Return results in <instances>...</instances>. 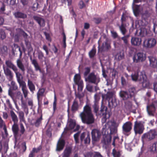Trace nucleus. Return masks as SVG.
<instances>
[{"instance_id": "ea45409f", "label": "nucleus", "mask_w": 157, "mask_h": 157, "mask_svg": "<svg viewBox=\"0 0 157 157\" xmlns=\"http://www.w3.org/2000/svg\"><path fill=\"white\" fill-rule=\"evenodd\" d=\"M14 71L16 75V76L17 82H19L22 80L23 78L22 75L18 71L17 68V70L16 71Z\"/></svg>"}, {"instance_id": "aec40b11", "label": "nucleus", "mask_w": 157, "mask_h": 157, "mask_svg": "<svg viewBox=\"0 0 157 157\" xmlns=\"http://www.w3.org/2000/svg\"><path fill=\"white\" fill-rule=\"evenodd\" d=\"M12 130L15 139H17L19 135V127L17 124H14L12 126Z\"/></svg>"}, {"instance_id": "4d7b16f0", "label": "nucleus", "mask_w": 157, "mask_h": 157, "mask_svg": "<svg viewBox=\"0 0 157 157\" xmlns=\"http://www.w3.org/2000/svg\"><path fill=\"white\" fill-rule=\"evenodd\" d=\"M14 48H15V49H18V50L20 52V56H21L22 55V52L21 50V48L20 46L17 44H14V47L13 48V50H14Z\"/></svg>"}, {"instance_id": "5fc2aeb1", "label": "nucleus", "mask_w": 157, "mask_h": 157, "mask_svg": "<svg viewBox=\"0 0 157 157\" xmlns=\"http://www.w3.org/2000/svg\"><path fill=\"white\" fill-rule=\"evenodd\" d=\"M102 46L103 48H105L106 50H108L111 48L110 44L107 41L105 42L104 44H103Z\"/></svg>"}, {"instance_id": "bb28decb", "label": "nucleus", "mask_w": 157, "mask_h": 157, "mask_svg": "<svg viewBox=\"0 0 157 157\" xmlns=\"http://www.w3.org/2000/svg\"><path fill=\"white\" fill-rule=\"evenodd\" d=\"M5 63L7 67H6L10 68L13 71L16 70L17 68V67L10 60H6Z\"/></svg>"}, {"instance_id": "7c9ffc66", "label": "nucleus", "mask_w": 157, "mask_h": 157, "mask_svg": "<svg viewBox=\"0 0 157 157\" xmlns=\"http://www.w3.org/2000/svg\"><path fill=\"white\" fill-rule=\"evenodd\" d=\"M74 80L76 84H78L82 82L83 81L81 79V76L79 74H76L74 77Z\"/></svg>"}, {"instance_id": "338daca9", "label": "nucleus", "mask_w": 157, "mask_h": 157, "mask_svg": "<svg viewBox=\"0 0 157 157\" xmlns=\"http://www.w3.org/2000/svg\"><path fill=\"white\" fill-rule=\"evenodd\" d=\"M124 55L123 53H120L118 56L117 59L118 61H120L124 58Z\"/></svg>"}, {"instance_id": "de8ad7c7", "label": "nucleus", "mask_w": 157, "mask_h": 157, "mask_svg": "<svg viewBox=\"0 0 157 157\" xmlns=\"http://www.w3.org/2000/svg\"><path fill=\"white\" fill-rule=\"evenodd\" d=\"M78 108V102L75 101L73 102V104L71 107V109L73 111L77 110Z\"/></svg>"}, {"instance_id": "79ce46f5", "label": "nucleus", "mask_w": 157, "mask_h": 157, "mask_svg": "<svg viewBox=\"0 0 157 157\" xmlns=\"http://www.w3.org/2000/svg\"><path fill=\"white\" fill-rule=\"evenodd\" d=\"M96 51L95 48H93L89 52V56L91 59L93 58L95 56Z\"/></svg>"}, {"instance_id": "8fccbe9b", "label": "nucleus", "mask_w": 157, "mask_h": 157, "mask_svg": "<svg viewBox=\"0 0 157 157\" xmlns=\"http://www.w3.org/2000/svg\"><path fill=\"white\" fill-rule=\"evenodd\" d=\"M78 85V92H81L83 90L84 86L83 82H80L76 84Z\"/></svg>"}, {"instance_id": "f8f14e48", "label": "nucleus", "mask_w": 157, "mask_h": 157, "mask_svg": "<svg viewBox=\"0 0 157 157\" xmlns=\"http://www.w3.org/2000/svg\"><path fill=\"white\" fill-rule=\"evenodd\" d=\"M142 39L141 38L137 37H133L131 39L132 45L135 46H139L141 45Z\"/></svg>"}, {"instance_id": "412c9836", "label": "nucleus", "mask_w": 157, "mask_h": 157, "mask_svg": "<svg viewBox=\"0 0 157 157\" xmlns=\"http://www.w3.org/2000/svg\"><path fill=\"white\" fill-rule=\"evenodd\" d=\"M38 114L40 116V117L37 118L35 121L33 122L32 121L31 122V124L32 125H34L36 127H38L40 124L41 123L42 119V114L41 113H38Z\"/></svg>"}, {"instance_id": "0eeeda50", "label": "nucleus", "mask_w": 157, "mask_h": 157, "mask_svg": "<svg viewBox=\"0 0 157 157\" xmlns=\"http://www.w3.org/2000/svg\"><path fill=\"white\" fill-rule=\"evenodd\" d=\"M17 98L21 101L22 107L26 114V115L28 114L29 113L28 108L26 103L24 102L23 100L22 95L20 92H17Z\"/></svg>"}, {"instance_id": "2eb2a0df", "label": "nucleus", "mask_w": 157, "mask_h": 157, "mask_svg": "<svg viewBox=\"0 0 157 157\" xmlns=\"http://www.w3.org/2000/svg\"><path fill=\"white\" fill-rule=\"evenodd\" d=\"M33 19L37 22L40 27H44L45 25V20L42 18L37 16H34Z\"/></svg>"}, {"instance_id": "680f3d73", "label": "nucleus", "mask_w": 157, "mask_h": 157, "mask_svg": "<svg viewBox=\"0 0 157 157\" xmlns=\"http://www.w3.org/2000/svg\"><path fill=\"white\" fill-rule=\"evenodd\" d=\"M128 36H125L122 37L121 39L124 41V43L126 45L128 44Z\"/></svg>"}, {"instance_id": "1a4fd4ad", "label": "nucleus", "mask_w": 157, "mask_h": 157, "mask_svg": "<svg viewBox=\"0 0 157 157\" xmlns=\"http://www.w3.org/2000/svg\"><path fill=\"white\" fill-rule=\"evenodd\" d=\"M91 134L92 141L96 142L99 140L101 134L99 130L97 129H94L92 131Z\"/></svg>"}, {"instance_id": "3c124183", "label": "nucleus", "mask_w": 157, "mask_h": 157, "mask_svg": "<svg viewBox=\"0 0 157 157\" xmlns=\"http://www.w3.org/2000/svg\"><path fill=\"white\" fill-rule=\"evenodd\" d=\"M90 67H86L85 68V72L84 73V76L85 77L87 76L88 74L90 73Z\"/></svg>"}, {"instance_id": "4be33fe9", "label": "nucleus", "mask_w": 157, "mask_h": 157, "mask_svg": "<svg viewBox=\"0 0 157 157\" xmlns=\"http://www.w3.org/2000/svg\"><path fill=\"white\" fill-rule=\"evenodd\" d=\"M150 61V66L153 68L157 67V59L152 56L148 57Z\"/></svg>"}, {"instance_id": "b1692460", "label": "nucleus", "mask_w": 157, "mask_h": 157, "mask_svg": "<svg viewBox=\"0 0 157 157\" xmlns=\"http://www.w3.org/2000/svg\"><path fill=\"white\" fill-rule=\"evenodd\" d=\"M13 15L17 19H24L27 17L26 14L18 11L14 12Z\"/></svg>"}, {"instance_id": "603ef678", "label": "nucleus", "mask_w": 157, "mask_h": 157, "mask_svg": "<svg viewBox=\"0 0 157 157\" xmlns=\"http://www.w3.org/2000/svg\"><path fill=\"white\" fill-rule=\"evenodd\" d=\"M6 37L5 32L2 29H0V38L2 40L5 39Z\"/></svg>"}, {"instance_id": "4c0bfd02", "label": "nucleus", "mask_w": 157, "mask_h": 157, "mask_svg": "<svg viewBox=\"0 0 157 157\" xmlns=\"http://www.w3.org/2000/svg\"><path fill=\"white\" fill-rule=\"evenodd\" d=\"M140 6L137 5H135L134 6L133 10V12L134 14L136 16H137L139 14L140 12Z\"/></svg>"}, {"instance_id": "c85d7f7f", "label": "nucleus", "mask_w": 157, "mask_h": 157, "mask_svg": "<svg viewBox=\"0 0 157 157\" xmlns=\"http://www.w3.org/2000/svg\"><path fill=\"white\" fill-rule=\"evenodd\" d=\"M128 14L126 11L123 12L122 14L121 20V23H124L128 19Z\"/></svg>"}, {"instance_id": "6e6d98bb", "label": "nucleus", "mask_w": 157, "mask_h": 157, "mask_svg": "<svg viewBox=\"0 0 157 157\" xmlns=\"http://www.w3.org/2000/svg\"><path fill=\"white\" fill-rule=\"evenodd\" d=\"M94 112L97 114L99 110V106L97 103H95L93 105Z\"/></svg>"}, {"instance_id": "a878e982", "label": "nucleus", "mask_w": 157, "mask_h": 157, "mask_svg": "<svg viewBox=\"0 0 157 157\" xmlns=\"http://www.w3.org/2000/svg\"><path fill=\"white\" fill-rule=\"evenodd\" d=\"M30 59L32 61V63L34 66L35 70L36 71H41V68L37 60L35 59H32L31 57H30Z\"/></svg>"}, {"instance_id": "13d9d810", "label": "nucleus", "mask_w": 157, "mask_h": 157, "mask_svg": "<svg viewBox=\"0 0 157 157\" xmlns=\"http://www.w3.org/2000/svg\"><path fill=\"white\" fill-rule=\"evenodd\" d=\"M132 105L131 102H129L126 104L125 107L128 110L131 111L132 108Z\"/></svg>"}, {"instance_id": "f03ea898", "label": "nucleus", "mask_w": 157, "mask_h": 157, "mask_svg": "<svg viewBox=\"0 0 157 157\" xmlns=\"http://www.w3.org/2000/svg\"><path fill=\"white\" fill-rule=\"evenodd\" d=\"M139 81L142 83V86L144 88H148L150 86V83L147 78V76L144 71L140 72Z\"/></svg>"}, {"instance_id": "69168bd1", "label": "nucleus", "mask_w": 157, "mask_h": 157, "mask_svg": "<svg viewBox=\"0 0 157 157\" xmlns=\"http://www.w3.org/2000/svg\"><path fill=\"white\" fill-rule=\"evenodd\" d=\"M78 5L80 9H82L85 7V5L82 1H81L79 2Z\"/></svg>"}, {"instance_id": "20e7f679", "label": "nucleus", "mask_w": 157, "mask_h": 157, "mask_svg": "<svg viewBox=\"0 0 157 157\" xmlns=\"http://www.w3.org/2000/svg\"><path fill=\"white\" fill-rule=\"evenodd\" d=\"M146 59V55L143 52H138L133 57V62L135 63L142 62Z\"/></svg>"}, {"instance_id": "c756f323", "label": "nucleus", "mask_w": 157, "mask_h": 157, "mask_svg": "<svg viewBox=\"0 0 157 157\" xmlns=\"http://www.w3.org/2000/svg\"><path fill=\"white\" fill-rule=\"evenodd\" d=\"M8 49L6 46H3L0 48V54L2 56H5L8 54Z\"/></svg>"}, {"instance_id": "49530a36", "label": "nucleus", "mask_w": 157, "mask_h": 157, "mask_svg": "<svg viewBox=\"0 0 157 157\" xmlns=\"http://www.w3.org/2000/svg\"><path fill=\"white\" fill-rule=\"evenodd\" d=\"M80 133V132H78L74 135V137L76 144L79 143V137Z\"/></svg>"}, {"instance_id": "774afa93", "label": "nucleus", "mask_w": 157, "mask_h": 157, "mask_svg": "<svg viewBox=\"0 0 157 157\" xmlns=\"http://www.w3.org/2000/svg\"><path fill=\"white\" fill-rule=\"evenodd\" d=\"M38 6V3H35L33 4L32 6L33 10L34 11H36L37 10Z\"/></svg>"}, {"instance_id": "4468645a", "label": "nucleus", "mask_w": 157, "mask_h": 157, "mask_svg": "<svg viewBox=\"0 0 157 157\" xmlns=\"http://www.w3.org/2000/svg\"><path fill=\"white\" fill-rule=\"evenodd\" d=\"M18 82L19 83L20 86L21 88L24 97L26 98L27 96L28 92L26 90L25 83L22 80Z\"/></svg>"}, {"instance_id": "052dcab7", "label": "nucleus", "mask_w": 157, "mask_h": 157, "mask_svg": "<svg viewBox=\"0 0 157 157\" xmlns=\"http://www.w3.org/2000/svg\"><path fill=\"white\" fill-rule=\"evenodd\" d=\"M57 99L56 95H55L54 101L53 103V109L55 111L56 109Z\"/></svg>"}, {"instance_id": "09e8293b", "label": "nucleus", "mask_w": 157, "mask_h": 157, "mask_svg": "<svg viewBox=\"0 0 157 157\" xmlns=\"http://www.w3.org/2000/svg\"><path fill=\"white\" fill-rule=\"evenodd\" d=\"M112 154L114 157H120L121 154L119 151H117L115 149L112 151Z\"/></svg>"}, {"instance_id": "5701e85b", "label": "nucleus", "mask_w": 157, "mask_h": 157, "mask_svg": "<svg viewBox=\"0 0 157 157\" xmlns=\"http://www.w3.org/2000/svg\"><path fill=\"white\" fill-rule=\"evenodd\" d=\"M106 115L105 114L103 117L101 119V122L102 124H105V125H103V127L102 128V133H103V132H105L106 131L107 128H109V125L108 124V122L105 123V122L107 120V118L106 117Z\"/></svg>"}, {"instance_id": "c03bdc74", "label": "nucleus", "mask_w": 157, "mask_h": 157, "mask_svg": "<svg viewBox=\"0 0 157 157\" xmlns=\"http://www.w3.org/2000/svg\"><path fill=\"white\" fill-rule=\"evenodd\" d=\"M140 74L139 75L137 73H135L134 74H132L131 75V78L133 81H136L138 79L139 81V77Z\"/></svg>"}, {"instance_id": "9d476101", "label": "nucleus", "mask_w": 157, "mask_h": 157, "mask_svg": "<svg viewBox=\"0 0 157 157\" xmlns=\"http://www.w3.org/2000/svg\"><path fill=\"white\" fill-rule=\"evenodd\" d=\"M86 135V132H83L81 134L80 137L81 143H82L84 141L85 144H90V136L89 134H87L86 137L84 139Z\"/></svg>"}, {"instance_id": "393cba45", "label": "nucleus", "mask_w": 157, "mask_h": 157, "mask_svg": "<svg viewBox=\"0 0 157 157\" xmlns=\"http://www.w3.org/2000/svg\"><path fill=\"white\" fill-rule=\"evenodd\" d=\"M108 107L110 109L115 108L117 105L116 99L115 98H112L111 100H109Z\"/></svg>"}, {"instance_id": "e2e57ef3", "label": "nucleus", "mask_w": 157, "mask_h": 157, "mask_svg": "<svg viewBox=\"0 0 157 157\" xmlns=\"http://www.w3.org/2000/svg\"><path fill=\"white\" fill-rule=\"evenodd\" d=\"M40 148H38L37 149L33 148L31 153H30V157H33V153L35 152L37 153L40 150Z\"/></svg>"}, {"instance_id": "6ab92c4d", "label": "nucleus", "mask_w": 157, "mask_h": 157, "mask_svg": "<svg viewBox=\"0 0 157 157\" xmlns=\"http://www.w3.org/2000/svg\"><path fill=\"white\" fill-rule=\"evenodd\" d=\"M120 97L124 100L131 98L128 91L121 90L119 92Z\"/></svg>"}, {"instance_id": "864d4df0", "label": "nucleus", "mask_w": 157, "mask_h": 157, "mask_svg": "<svg viewBox=\"0 0 157 157\" xmlns=\"http://www.w3.org/2000/svg\"><path fill=\"white\" fill-rule=\"evenodd\" d=\"M75 125V123L72 121H70L69 123L68 128L70 129H73Z\"/></svg>"}, {"instance_id": "cd10ccee", "label": "nucleus", "mask_w": 157, "mask_h": 157, "mask_svg": "<svg viewBox=\"0 0 157 157\" xmlns=\"http://www.w3.org/2000/svg\"><path fill=\"white\" fill-rule=\"evenodd\" d=\"M71 152L72 149L71 147H66L63 152L62 157H69Z\"/></svg>"}, {"instance_id": "58836bf2", "label": "nucleus", "mask_w": 157, "mask_h": 157, "mask_svg": "<svg viewBox=\"0 0 157 157\" xmlns=\"http://www.w3.org/2000/svg\"><path fill=\"white\" fill-rule=\"evenodd\" d=\"M22 36L25 38V44L26 45V47L28 49L29 47V42L28 40L27 39L28 36V35L24 32L22 33Z\"/></svg>"}, {"instance_id": "f704fd0d", "label": "nucleus", "mask_w": 157, "mask_h": 157, "mask_svg": "<svg viewBox=\"0 0 157 157\" xmlns=\"http://www.w3.org/2000/svg\"><path fill=\"white\" fill-rule=\"evenodd\" d=\"M128 92L131 98L134 97L136 93V89L134 87H131L129 89Z\"/></svg>"}, {"instance_id": "0e129e2a", "label": "nucleus", "mask_w": 157, "mask_h": 157, "mask_svg": "<svg viewBox=\"0 0 157 157\" xmlns=\"http://www.w3.org/2000/svg\"><path fill=\"white\" fill-rule=\"evenodd\" d=\"M101 19L100 18H94L93 21L96 24L100 23L101 21Z\"/></svg>"}, {"instance_id": "a211bd4d", "label": "nucleus", "mask_w": 157, "mask_h": 157, "mask_svg": "<svg viewBox=\"0 0 157 157\" xmlns=\"http://www.w3.org/2000/svg\"><path fill=\"white\" fill-rule=\"evenodd\" d=\"M111 139L112 136L110 135L105 136L101 140V143L104 145H108L110 143Z\"/></svg>"}, {"instance_id": "9b49d317", "label": "nucleus", "mask_w": 157, "mask_h": 157, "mask_svg": "<svg viewBox=\"0 0 157 157\" xmlns=\"http://www.w3.org/2000/svg\"><path fill=\"white\" fill-rule=\"evenodd\" d=\"M3 68L4 73L7 78L9 81H11L13 79V74L12 71L8 67H5L3 65Z\"/></svg>"}, {"instance_id": "423d86ee", "label": "nucleus", "mask_w": 157, "mask_h": 157, "mask_svg": "<svg viewBox=\"0 0 157 157\" xmlns=\"http://www.w3.org/2000/svg\"><path fill=\"white\" fill-rule=\"evenodd\" d=\"M144 129V126L141 122H138L137 121L135 122L134 130L136 134H142Z\"/></svg>"}, {"instance_id": "37998d69", "label": "nucleus", "mask_w": 157, "mask_h": 157, "mask_svg": "<svg viewBox=\"0 0 157 157\" xmlns=\"http://www.w3.org/2000/svg\"><path fill=\"white\" fill-rule=\"evenodd\" d=\"M107 110V107L102 104L101 105L100 110V111L101 113H102V114L103 115H104V114H108V112Z\"/></svg>"}, {"instance_id": "7ed1b4c3", "label": "nucleus", "mask_w": 157, "mask_h": 157, "mask_svg": "<svg viewBox=\"0 0 157 157\" xmlns=\"http://www.w3.org/2000/svg\"><path fill=\"white\" fill-rule=\"evenodd\" d=\"M157 137V132L155 129H151L147 133H144L142 136V139H147L149 140L155 139Z\"/></svg>"}, {"instance_id": "dca6fc26", "label": "nucleus", "mask_w": 157, "mask_h": 157, "mask_svg": "<svg viewBox=\"0 0 157 157\" xmlns=\"http://www.w3.org/2000/svg\"><path fill=\"white\" fill-rule=\"evenodd\" d=\"M97 77L94 72H92L90 73L87 78H86V81L89 82L95 83L96 82Z\"/></svg>"}, {"instance_id": "c9c22d12", "label": "nucleus", "mask_w": 157, "mask_h": 157, "mask_svg": "<svg viewBox=\"0 0 157 157\" xmlns=\"http://www.w3.org/2000/svg\"><path fill=\"white\" fill-rule=\"evenodd\" d=\"M114 93L113 92H108L105 95V99L109 101V100H111L112 98H115L113 97Z\"/></svg>"}, {"instance_id": "f3484780", "label": "nucleus", "mask_w": 157, "mask_h": 157, "mask_svg": "<svg viewBox=\"0 0 157 157\" xmlns=\"http://www.w3.org/2000/svg\"><path fill=\"white\" fill-rule=\"evenodd\" d=\"M65 143V141L63 140L59 139L57 144L56 150L59 151H62L64 147Z\"/></svg>"}, {"instance_id": "2f4dec72", "label": "nucleus", "mask_w": 157, "mask_h": 157, "mask_svg": "<svg viewBox=\"0 0 157 157\" xmlns=\"http://www.w3.org/2000/svg\"><path fill=\"white\" fill-rule=\"evenodd\" d=\"M150 152L153 153H157V142L154 143L149 148Z\"/></svg>"}, {"instance_id": "6e6552de", "label": "nucleus", "mask_w": 157, "mask_h": 157, "mask_svg": "<svg viewBox=\"0 0 157 157\" xmlns=\"http://www.w3.org/2000/svg\"><path fill=\"white\" fill-rule=\"evenodd\" d=\"M132 124L130 121H127L122 126V132L124 134L130 132L132 129Z\"/></svg>"}, {"instance_id": "473e14b6", "label": "nucleus", "mask_w": 157, "mask_h": 157, "mask_svg": "<svg viewBox=\"0 0 157 157\" xmlns=\"http://www.w3.org/2000/svg\"><path fill=\"white\" fill-rule=\"evenodd\" d=\"M37 57L38 59L41 62H43V58H45L44 54L41 50H39L37 51Z\"/></svg>"}, {"instance_id": "39448f33", "label": "nucleus", "mask_w": 157, "mask_h": 157, "mask_svg": "<svg viewBox=\"0 0 157 157\" xmlns=\"http://www.w3.org/2000/svg\"><path fill=\"white\" fill-rule=\"evenodd\" d=\"M156 44V40L154 38H149L144 40L143 46L146 48H152L154 47Z\"/></svg>"}, {"instance_id": "bf43d9fd", "label": "nucleus", "mask_w": 157, "mask_h": 157, "mask_svg": "<svg viewBox=\"0 0 157 157\" xmlns=\"http://www.w3.org/2000/svg\"><path fill=\"white\" fill-rule=\"evenodd\" d=\"M110 130L111 134H116L117 133V129L116 127L110 128Z\"/></svg>"}, {"instance_id": "a18cd8bd", "label": "nucleus", "mask_w": 157, "mask_h": 157, "mask_svg": "<svg viewBox=\"0 0 157 157\" xmlns=\"http://www.w3.org/2000/svg\"><path fill=\"white\" fill-rule=\"evenodd\" d=\"M44 91L45 90L43 89H41L39 90L37 93V98L38 100H39L40 97L43 96Z\"/></svg>"}, {"instance_id": "e433bc0d", "label": "nucleus", "mask_w": 157, "mask_h": 157, "mask_svg": "<svg viewBox=\"0 0 157 157\" xmlns=\"http://www.w3.org/2000/svg\"><path fill=\"white\" fill-rule=\"evenodd\" d=\"M17 63L18 67L22 71H24L25 70V68L21 60L20 59H18L17 60Z\"/></svg>"}, {"instance_id": "a19ab883", "label": "nucleus", "mask_w": 157, "mask_h": 157, "mask_svg": "<svg viewBox=\"0 0 157 157\" xmlns=\"http://www.w3.org/2000/svg\"><path fill=\"white\" fill-rule=\"evenodd\" d=\"M11 115L12 121L14 122V124H17L18 121V119L16 115L13 111L11 112Z\"/></svg>"}, {"instance_id": "f257e3e1", "label": "nucleus", "mask_w": 157, "mask_h": 157, "mask_svg": "<svg viewBox=\"0 0 157 157\" xmlns=\"http://www.w3.org/2000/svg\"><path fill=\"white\" fill-rule=\"evenodd\" d=\"M80 116L82 122L84 124H90L94 122L95 119L91 108L88 105L84 106L83 111L81 113Z\"/></svg>"}, {"instance_id": "72a5a7b5", "label": "nucleus", "mask_w": 157, "mask_h": 157, "mask_svg": "<svg viewBox=\"0 0 157 157\" xmlns=\"http://www.w3.org/2000/svg\"><path fill=\"white\" fill-rule=\"evenodd\" d=\"M126 27V24L125 23H121V25L119 27L121 32L123 35L125 34L127 31Z\"/></svg>"}, {"instance_id": "ddd939ff", "label": "nucleus", "mask_w": 157, "mask_h": 157, "mask_svg": "<svg viewBox=\"0 0 157 157\" xmlns=\"http://www.w3.org/2000/svg\"><path fill=\"white\" fill-rule=\"evenodd\" d=\"M156 110V107L154 104L152 103L147 107V110L149 115L154 116V113Z\"/></svg>"}]
</instances>
